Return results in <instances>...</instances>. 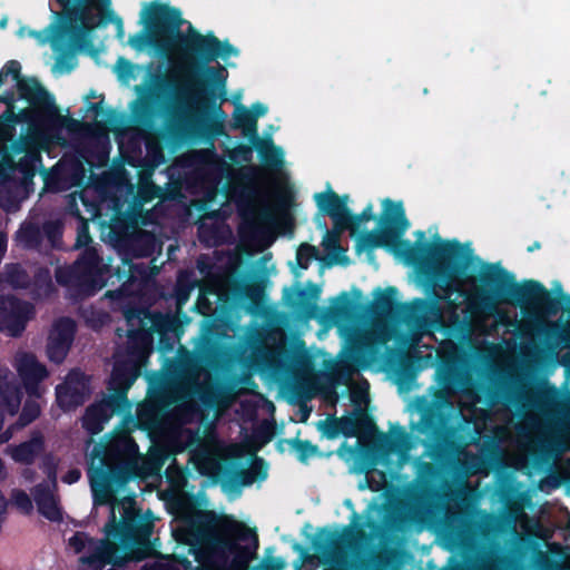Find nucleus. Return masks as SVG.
<instances>
[{
  "instance_id": "f257e3e1",
  "label": "nucleus",
  "mask_w": 570,
  "mask_h": 570,
  "mask_svg": "<svg viewBox=\"0 0 570 570\" xmlns=\"http://www.w3.org/2000/svg\"><path fill=\"white\" fill-rule=\"evenodd\" d=\"M382 205V229L363 234L356 243L357 252L385 248L402 256L409 264H431L435 277L445 284L443 288L448 294L458 292L462 279L470 283L476 281L473 275L466 274L468 267L476 262L481 269L480 286L475 288L474 297L484 311L493 312L500 304H509L556 315L561 308L560 299L553 297L542 283L534 279L518 283L515 276L499 263H482L479 257L466 254L456 239L442 240L436 235L438 242L433 244L421 242L425 235L422 230L416 233L419 240L415 244L402 239L410 227L403 203L385 198Z\"/></svg>"
},
{
  "instance_id": "f03ea898",
  "label": "nucleus",
  "mask_w": 570,
  "mask_h": 570,
  "mask_svg": "<svg viewBox=\"0 0 570 570\" xmlns=\"http://www.w3.org/2000/svg\"><path fill=\"white\" fill-rule=\"evenodd\" d=\"M60 12H55L56 21L49 23L42 31H31L30 35L41 43L50 41L57 52V67L71 71L75 55L90 43L91 33L101 26L114 23L118 37H122V19L111 8V0H55Z\"/></svg>"
},
{
  "instance_id": "7ed1b4c3",
  "label": "nucleus",
  "mask_w": 570,
  "mask_h": 570,
  "mask_svg": "<svg viewBox=\"0 0 570 570\" xmlns=\"http://www.w3.org/2000/svg\"><path fill=\"white\" fill-rule=\"evenodd\" d=\"M178 38L181 43V59L188 62L189 71L198 76L187 83L195 86L198 104L204 110L216 109L224 115L222 104L226 101L228 71L220 65L209 63L218 58L226 60L238 56V49L228 40H219L214 32L203 35L193 26Z\"/></svg>"
},
{
  "instance_id": "20e7f679",
  "label": "nucleus",
  "mask_w": 570,
  "mask_h": 570,
  "mask_svg": "<svg viewBox=\"0 0 570 570\" xmlns=\"http://www.w3.org/2000/svg\"><path fill=\"white\" fill-rule=\"evenodd\" d=\"M141 21L145 30L132 35L129 45L142 50L146 47L165 58L178 55L181 58V43L179 36H184L180 27L184 23L181 11L167 3L150 2L141 11Z\"/></svg>"
},
{
  "instance_id": "39448f33",
  "label": "nucleus",
  "mask_w": 570,
  "mask_h": 570,
  "mask_svg": "<svg viewBox=\"0 0 570 570\" xmlns=\"http://www.w3.org/2000/svg\"><path fill=\"white\" fill-rule=\"evenodd\" d=\"M105 265L98 252L87 247L70 265L55 269L56 282L71 292L72 296L86 298L95 295L106 285Z\"/></svg>"
},
{
  "instance_id": "423d86ee",
  "label": "nucleus",
  "mask_w": 570,
  "mask_h": 570,
  "mask_svg": "<svg viewBox=\"0 0 570 570\" xmlns=\"http://www.w3.org/2000/svg\"><path fill=\"white\" fill-rule=\"evenodd\" d=\"M18 161L8 156L0 160V206L7 210L18 207L21 188L32 184L42 157L38 146L21 154Z\"/></svg>"
},
{
  "instance_id": "0eeeda50",
  "label": "nucleus",
  "mask_w": 570,
  "mask_h": 570,
  "mask_svg": "<svg viewBox=\"0 0 570 570\" xmlns=\"http://www.w3.org/2000/svg\"><path fill=\"white\" fill-rule=\"evenodd\" d=\"M127 323V337L130 353L148 354L154 334H158L160 343L173 327L170 316L160 312H153L148 307L128 304L122 309Z\"/></svg>"
},
{
  "instance_id": "6e6552de",
  "label": "nucleus",
  "mask_w": 570,
  "mask_h": 570,
  "mask_svg": "<svg viewBox=\"0 0 570 570\" xmlns=\"http://www.w3.org/2000/svg\"><path fill=\"white\" fill-rule=\"evenodd\" d=\"M253 535L257 549L258 541L254 530L245 523L234 520L232 517H223L218 521L216 532L210 539L213 550L218 554H233L235 566L245 568L253 558L254 552L247 546H240L237 541H247Z\"/></svg>"
},
{
  "instance_id": "1a4fd4ad",
  "label": "nucleus",
  "mask_w": 570,
  "mask_h": 570,
  "mask_svg": "<svg viewBox=\"0 0 570 570\" xmlns=\"http://www.w3.org/2000/svg\"><path fill=\"white\" fill-rule=\"evenodd\" d=\"M366 538L361 525H346L342 532L331 531L327 527L320 528L312 544L332 567H345L348 552L358 541Z\"/></svg>"
},
{
  "instance_id": "9d476101",
  "label": "nucleus",
  "mask_w": 570,
  "mask_h": 570,
  "mask_svg": "<svg viewBox=\"0 0 570 570\" xmlns=\"http://www.w3.org/2000/svg\"><path fill=\"white\" fill-rule=\"evenodd\" d=\"M18 94L19 97L26 100L30 108H23L16 112L14 110L8 109V116L12 117L16 125L18 124H28L30 131L27 134H32L38 140L35 128L41 127L46 130L49 128V121L47 120V101L56 102L55 97L48 92V90L37 80L31 79L30 81H19L18 82ZM39 145V141H37ZM40 149V147L38 146Z\"/></svg>"
},
{
  "instance_id": "9b49d317",
  "label": "nucleus",
  "mask_w": 570,
  "mask_h": 570,
  "mask_svg": "<svg viewBox=\"0 0 570 570\" xmlns=\"http://www.w3.org/2000/svg\"><path fill=\"white\" fill-rule=\"evenodd\" d=\"M146 358L147 355L144 353L131 354L128 344L126 356L115 362L107 383V396L114 404H119L124 409L129 406L128 391L139 377Z\"/></svg>"
},
{
  "instance_id": "f8f14e48",
  "label": "nucleus",
  "mask_w": 570,
  "mask_h": 570,
  "mask_svg": "<svg viewBox=\"0 0 570 570\" xmlns=\"http://www.w3.org/2000/svg\"><path fill=\"white\" fill-rule=\"evenodd\" d=\"M568 434L564 430H551L532 439L527 448L528 458L538 471H548L568 450Z\"/></svg>"
},
{
  "instance_id": "ddd939ff",
  "label": "nucleus",
  "mask_w": 570,
  "mask_h": 570,
  "mask_svg": "<svg viewBox=\"0 0 570 570\" xmlns=\"http://www.w3.org/2000/svg\"><path fill=\"white\" fill-rule=\"evenodd\" d=\"M33 315L35 307L31 303L14 295H0V330L10 336H21Z\"/></svg>"
},
{
  "instance_id": "4468645a",
  "label": "nucleus",
  "mask_w": 570,
  "mask_h": 570,
  "mask_svg": "<svg viewBox=\"0 0 570 570\" xmlns=\"http://www.w3.org/2000/svg\"><path fill=\"white\" fill-rule=\"evenodd\" d=\"M90 395V377L80 368H72L63 383L56 386L58 406L69 412L81 406Z\"/></svg>"
},
{
  "instance_id": "2eb2a0df",
  "label": "nucleus",
  "mask_w": 570,
  "mask_h": 570,
  "mask_svg": "<svg viewBox=\"0 0 570 570\" xmlns=\"http://www.w3.org/2000/svg\"><path fill=\"white\" fill-rule=\"evenodd\" d=\"M76 334V323L70 317H61L49 334L46 353L55 364H61L72 345Z\"/></svg>"
},
{
  "instance_id": "dca6fc26",
  "label": "nucleus",
  "mask_w": 570,
  "mask_h": 570,
  "mask_svg": "<svg viewBox=\"0 0 570 570\" xmlns=\"http://www.w3.org/2000/svg\"><path fill=\"white\" fill-rule=\"evenodd\" d=\"M440 298L441 296L433 292V297L431 298H414L410 303H402L400 305V314L409 323H413L416 326L428 324L432 316L431 324L439 328L442 324L441 308L439 306Z\"/></svg>"
},
{
  "instance_id": "f3484780",
  "label": "nucleus",
  "mask_w": 570,
  "mask_h": 570,
  "mask_svg": "<svg viewBox=\"0 0 570 570\" xmlns=\"http://www.w3.org/2000/svg\"><path fill=\"white\" fill-rule=\"evenodd\" d=\"M10 371L0 365V431L3 426L4 413L14 415L21 404L22 393L20 389L10 381ZM12 438V431L8 429L0 434V444Z\"/></svg>"
},
{
  "instance_id": "a211bd4d",
  "label": "nucleus",
  "mask_w": 570,
  "mask_h": 570,
  "mask_svg": "<svg viewBox=\"0 0 570 570\" xmlns=\"http://www.w3.org/2000/svg\"><path fill=\"white\" fill-rule=\"evenodd\" d=\"M85 178L86 169L80 159L62 158L52 169L47 184L55 190H67L82 186Z\"/></svg>"
},
{
  "instance_id": "6ab92c4d",
  "label": "nucleus",
  "mask_w": 570,
  "mask_h": 570,
  "mask_svg": "<svg viewBox=\"0 0 570 570\" xmlns=\"http://www.w3.org/2000/svg\"><path fill=\"white\" fill-rule=\"evenodd\" d=\"M126 409L119 404H114L106 395L100 401L90 404L82 417V428L91 435H97L104 430V424L108 422L115 414H121Z\"/></svg>"
},
{
  "instance_id": "aec40b11",
  "label": "nucleus",
  "mask_w": 570,
  "mask_h": 570,
  "mask_svg": "<svg viewBox=\"0 0 570 570\" xmlns=\"http://www.w3.org/2000/svg\"><path fill=\"white\" fill-rule=\"evenodd\" d=\"M114 275L121 286L117 291H109L107 296L114 297L125 292H130L138 283H146L150 276L149 266L144 263H134L128 258H122L120 265L115 268Z\"/></svg>"
},
{
  "instance_id": "412c9836",
  "label": "nucleus",
  "mask_w": 570,
  "mask_h": 570,
  "mask_svg": "<svg viewBox=\"0 0 570 570\" xmlns=\"http://www.w3.org/2000/svg\"><path fill=\"white\" fill-rule=\"evenodd\" d=\"M127 479V474L121 468H110L108 470L102 468L90 469L89 480L95 493V501L100 504L107 503V497H111L110 484H122Z\"/></svg>"
},
{
  "instance_id": "4be33fe9",
  "label": "nucleus",
  "mask_w": 570,
  "mask_h": 570,
  "mask_svg": "<svg viewBox=\"0 0 570 570\" xmlns=\"http://www.w3.org/2000/svg\"><path fill=\"white\" fill-rule=\"evenodd\" d=\"M321 295V288L314 283H308L307 288H298L285 296V303L299 317L309 320L317 309L316 301Z\"/></svg>"
},
{
  "instance_id": "5701e85b",
  "label": "nucleus",
  "mask_w": 570,
  "mask_h": 570,
  "mask_svg": "<svg viewBox=\"0 0 570 570\" xmlns=\"http://www.w3.org/2000/svg\"><path fill=\"white\" fill-rule=\"evenodd\" d=\"M48 131H56L65 128L72 136H82L91 130V124L75 119L70 116H62L56 102L47 101Z\"/></svg>"
},
{
  "instance_id": "b1692460",
  "label": "nucleus",
  "mask_w": 570,
  "mask_h": 570,
  "mask_svg": "<svg viewBox=\"0 0 570 570\" xmlns=\"http://www.w3.org/2000/svg\"><path fill=\"white\" fill-rule=\"evenodd\" d=\"M32 495L38 512L42 517L51 522L62 521V511L58 504V499L47 482L36 484L32 489Z\"/></svg>"
},
{
  "instance_id": "393cba45",
  "label": "nucleus",
  "mask_w": 570,
  "mask_h": 570,
  "mask_svg": "<svg viewBox=\"0 0 570 570\" xmlns=\"http://www.w3.org/2000/svg\"><path fill=\"white\" fill-rule=\"evenodd\" d=\"M45 446L43 434L35 430L29 440L10 448V455L17 463L30 465L45 451Z\"/></svg>"
},
{
  "instance_id": "a878e982",
  "label": "nucleus",
  "mask_w": 570,
  "mask_h": 570,
  "mask_svg": "<svg viewBox=\"0 0 570 570\" xmlns=\"http://www.w3.org/2000/svg\"><path fill=\"white\" fill-rule=\"evenodd\" d=\"M17 370L28 391L36 389L49 375L47 367L31 353L19 358Z\"/></svg>"
},
{
  "instance_id": "bb28decb",
  "label": "nucleus",
  "mask_w": 570,
  "mask_h": 570,
  "mask_svg": "<svg viewBox=\"0 0 570 570\" xmlns=\"http://www.w3.org/2000/svg\"><path fill=\"white\" fill-rule=\"evenodd\" d=\"M341 434L345 438L357 436L361 433L376 431L373 417L363 409H355L352 415L338 417Z\"/></svg>"
},
{
  "instance_id": "cd10ccee",
  "label": "nucleus",
  "mask_w": 570,
  "mask_h": 570,
  "mask_svg": "<svg viewBox=\"0 0 570 570\" xmlns=\"http://www.w3.org/2000/svg\"><path fill=\"white\" fill-rule=\"evenodd\" d=\"M314 198L318 208L333 219L334 226L337 228L348 208V196H340L334 190L330 189L326 193L315 194Z\"/></svg>"
},
{
  "instance_id": "c85d7f7f",
  "label": "nucleus",
  "mask_w": 570,
  "mask_h": 570,
  "mask_svg": "<svg viewBox=\"0 0 570 570\" xmlns=\"http://www.w3.org/2000/svg\"><path fill=\"white\" fill-rule=\"evenodd\" d=\"M396 287L390 286L385 289L376 288L374 292V301L371 305L372 314L375 316H392L400 313V305L396 299Z\"/></svg>"
},
{
  "instance_id": "c756f323",
  "label": "nucleus",
  "mask_w": 570,
  "mask_h": 570,
  "mask_svg": "<svg viewBox=\"0 0 570 570\" xmlns=\"http://www.w3.org/2000/svg\"><path fill=\"white\" fill-rule=\"evenodd\" d=\"M16 240L24 249H39L42 245L43 233L36 223L26 222L17 230Z\"/></svg>"
},
{
  "instance_id": "7c9ffc66",
  "label": "nucleus",
  "mask_w": 570,
  "mask_h": 570,
  "mask_svg": "<svg viewBox=\"0 0 570 570\" xmlns=\"http://www.w3.org/2000/svg\"><path fill=\"white\" fill-rule=\"evenodd\" d=\"M266 166L279 168L283 165V150L274 145L272 138H261L252 141Z\"/></svg>"
},
{
  "instance_id": "2f4dec72",
  "label": "nucleus",
  "mask_w": 570,
  "mask_h": 570,
  "mask_svg": "<svg viewBox=\"0 0 570 570\" xmlns=\"http://www.w3.org/2000/svg\"><path fill=\"white\" fill-rule=\"evenodd\" d=\"M233 128L242 129L244 137H246L250 142L259 137L257 122L249 109L243 105H237L235 107Z\"/></svg>"
},
{
  "instance_id": "473e14b6",
  "label": "nucleus",
  "mask_w": 570,
  "mask_h": 570,
  "mask_svg": "<svg viewBox=\"0 0 570 570\" xmlns=\"http://www.w3.org/2000/svg\"><path fill=\"white\" fill-rule=\"evenodd\" d=\"M156 115L155 101L151 96L136 99L131 106L132 121L142 127H148Z\"/></svg>"
},
{
  "instance_id": "72a5a7b5",
  "label": "nucleus",
  "mask_w": 570,
  "mask_h": 570,
  "mask_svg": "<svg viewBox=\"0 0 570 570\" xmlns=\"http://www.w3.org/2000/svg\"><path fill=\"white\" fill-rule=\"evenodd\" d=\"M184 94H186V96L188 97V99L195 105L196 107V110L197 112L200 115V116H204V117H209L212 115H215L217 118L216 119H210L209 124H208V129L209 131L214 135V136H222L225 134L224 131V118H225V114L222 115L219 111H217L216 109L214 110H204L203 107L198 104L197 99H196V96H195V86H189L187 85L185 90H184Z\"/></svg>"
},
{
  "instance_id": "f704fd0d",
  "label": "nucleus",
  "mask_w": 570,
  "mask_h": 570,
  "mask_svg": "<svg viewBox=\"0 0 570 570\" xmlns=\"http://www.w3.org/2000/svg\"><path fill=\"white\" fill-rule=\"evenodd\" d=\"M156 247L155 236L146 230L135 235L129 240V250L137 258L150 257Z\"/></svg>"
},
{
  "instance_id": "c9c22d12",
  "label": "nucleus",
  "mask_w": 570,
  "mask_h": 570,
  "mask_svg": "<svg viewBox=\"0 0 570 570\" xmlns=\"http://www.w3.org/2000/svg\"><path fill=\"white\" fill-rule=\"evenodd\" d=\"M381 448L385 452L396 451L399 449L410 450V434L402 426H395L392 435L380 433L379 436Z\"/></svg>"
},
{
  "instance_id": "e433bc0d",
  "label": "nucleus",
  "mask_w": 570,
  "mask_h": 570,
  "mask_svg": "<svg viewBox=\"0 0 570 570\" xmlns=\"http://www.w3.org/2000/svg\"><path fill=\"white\" fill-rule=\"evenodd\" d=\"M197 284L198 282L195 279L191 272H179L174 289L176 301L179 305L185 304L188 301L191 291L197 286Z\"/></svg>"
},
{
  "instance_id": "4c0bfd02",
  "label": "nucleus",
  "mask_w": 570,
  "mask_h": 570,
  "mask_svg": "<svg viewBox=\"0 0 570 570\" xmlns=\"http://www.w3.org/2000/svg\"><path fill=\"white\" fill-rule=\"evenodd\" d=\"M440 415L434 409H426L421 413L420 422L415 426L419 433L428 439L434 438L440 431Z\"/></svg>"
},
{
  "instance_id": "58836bf2",
  "label": "nucleus",
  "mask_w": 570,
  "mask_h": 570,
  "mask_svg": "<svg viewBox=\"0 0 570 570\" xmlns=\"http://www.w3.org/2000/svg\"><path fill=\"white\" fill-rule=\"evenodd\" d=\"M138 444L129 434H121L109 444L110 452L126 458L135 456L138 453Z\"/></svg>"
},
{
  "instance_id": "ea45409f",
  "label": "nucleus",
  "mask_w": 570,
  "mask_h": 570,
  "mask_svg": "<svg viewBox=\"0 0 570 570\" xmlns=\"http://www.w3.org/2000/svg\"><path fill=\"white\" fill-rule=\"evenodd\" d=\"M331 312L338 318H347L356 308V303L347 292H342L332 301Z\"/></svg>"
},
{
  "instance_id": "a19ab883",
  "label": "nucleus",
  "mask_w": 570,
  "mask_h": 570,
  "mask_svg": "<svg viewBox=\"0 0 570 570\" xmlns=\"http://www.w3.org/2000/svg\"><path fill=\"white\" fill-rule=\"evenodd\" d=\"M4 279L16 288H26L30 283V277L20 264H8L4 271Z\"/></svg>"
},
{
  "instance_id": "79ce46f5",
  "label": "nucleus",
  "mask_w": 570,
  "mask_h": 570,
  "mask_svg": "<svg viewBox=\"0 0 570 570\" xmlns=\"http://www.w3.org/2000/svg\"><path fill=\"white\" fill-rule=\"evenodd\" d=\"M17 125L12 117L8 116V109L0 115V146L11 147V144L14 142L18 138L17 135Z\"/></svg>"
},
{
  "instance_id": "37998d69",
  "label": "nucleus",
  "mask_w": 570,
  "mask_h": 570,
  "mask_svg": "<svg viewBox=\"0 0 570 570\" xmlns=\"http://www.w3.org/2000/svg\"><path fill=\"white\" fill-rule=\"evenodd\" d=\"M41 409L39 403L35 400L28 399L26 400L14 425L18 429L24 428L32 423L33 421H36L39 417Z\"/></svg>"
},
{
  "instance_id": "c03bdc74",
  "label": "nucleus",
  "mask_w": 570,
  "mask_h": 570,
  "mask_svg": "<svg viewBox=\"0 0 570 570\" xmlns=\"http://www.w3.org/2000/svg\"><path fill=\"white\" fill-rule=\"evenodd\" d=\"M41 232L52 248L59 247L62 240L63 225L60 220H47L42 224Z\"/></svg>"
},
{
  "instance_id": "a18cd8bd",
  "label": "nucleus",
  "mask_w": 570,
  "mask_h": 570,
  "mask_svg": "<svg viewBox=\"0 0 570 570\" xmlns=\"http://www.w3.org/2000/svg\"><path fill=\"white\" fill-rule=\"evenodd\" d=\"M289 444L296 452L298 461L302 463H306L309 458L318 453V446L308 440H299L296 438L291 440Z\"/></svg>"
},
{
  "instance_id": "49530a36",
  "label": "nucleus",
  "mask_w": 570,
  "mask_h": 570,
  "mask_svg": "<svg viewBox=\"0 0 570 570\" xmlns=\"http://www.w3.org/2000/svg\"><path fill=\"white\" fill-rule=\"evenodd\" d=\"M318 249L308 243H303L296 252L297 265L302 269H307L313 259H320Z\"/></svg>"
},
{
  "instance_id": "de8ad7c7",
  "label": "nucleus",
  "mask_w": 570,
  "mask_h": 570,
  "mask_svg": "<svg viewBox=\"0 0 570 570\" xmlns=\"http://www.w3.org/2000/svg\"><path fill=\"white\" fill-rule=\"evenodd\" d=\"M396 377L400 383H411L416 377V367L413 360L402 358L396 370Z\"/></svg>"
},
{
  "instance_id": "09e8293b",
  "label": "nucleus",
  "mask_w": 570,
  "mask_h": 570,
  "mask_svg": "<svg viewBox=\"0 0 570 570\" xmlns=\"http://www.w3.org/2000/svg\"><path fill=\"white\" fill-rule=\"evenodd\" d=\"M367 352L368 348L366 343L356 342L351 345L348 351V357L354 364L362 367H366L370 364L367 358Z\"/></svg>"
},
{
  "instance_id": "8fccbe9b",
  "label": "nucleus",
  "mask_w": 570,
  "mask_h": 570,
  "mask_svg": "<svg viewBox=\"0 0 570 570\" xmlns=\"http://www.w3.org/2000/svg\"><path fill=\"white\" fill-rule=\"evenodd\" d=\"M253 148H255L252 142L248 144H238L229 154V158L235 164H248L253 159Z\"/></svg>"
},
{
  "instance_id": "3c124183",
  "label": "nucleus",
  "mask_w": 570,
  "mask_h": 570,
  "mask_svg": "<svg viewBox=\"0 0 570 570\" xmlns=\"http://www.w3.org/2000/svg\"><path fill=\"white\" fill-rule=\"evenodd\" d=\"M11 501L24 514L31 513L33 509L31 498L21 489H14L11 492Z\"/></svg>"
},
{
  "instance_id": "603ef678",
  "label": "nucleus",
  "mask_w": 570,
  "mask_h": 570,
  "mask_svg": "<svg viewBox=\"0 0 570 570\" xmlns=\"http://www.w3.org/2000/svg\"><path fill=\"white\" fill-rule=\"evenodd\" d=\"M317 428L328 440L336 439L342 431V428H340L338 417L322 420L317 423Z\"/></svg>"
},
{
  "instance_id": "864d4df0",
  "label": "nucleus",
  "mask_w": 570,
  "mask_h": 570,
  "mask_svg": "<svg viewBox=\"0 0 570 570\" xmlns=\"http://www.w3.org/2000/svg\"><path fill=\"white\" fill-rule=\"evenodd\" d=\"M88 109L95 114L96 117H101L105 124L114 125L118 119V115L115 109H105L102 101L90 102Z\"/></svg>"
},
{
  "instance_id": "5fc2aeb1",
  "label": "nucleus",
  "mask_w": 570,
  "mask_h": 570,
  "mask_svg": "<svg viewBox=\"0 0 570 570\" xmlns=\"http://www.w3.org/2000/svg\"><path fill=\"white\" fill-rule=\"evenodd\" d=\"M362 223H365L358 214H352L351 210H347L342 218L341 224L337 226V232L350 229L352 233H355Z\"/></svg>"
},
{
  "instance_id": "6e6d98bb",
  "label": "nucleus",
  "mask_w": 570,
  "mask_h": 570,
  "mask_svg": "<svg viewBox=\"0 0 570 570\" xmlns=\"http://www.w3.org/2000/svg\"><path fill=\"white\" fill-rule=\"evenodd\" d=\"M250 474L255 478V481H263L267 478V464L264 459L255 456L249 466Z\"/></svg>"
},
{
  "instance_id": "4d7b16f0",
  "label": "nucleus",
  "mask_w": 570,
  "mask_h": 570,
  "mask_svg": "<svg viewBox=\"0 0 570 570\" xmlns=\"http://www.w3.org/2000/svg\"><path fill=\"white\" fill-rule=\"evenodd\" d=\"M435 466L430 462H420L417 465L416 480L422 484H429L435 475Z\"/></svg>"
},
{
  "instance_id": "13d9d810",
  "label": "nucleus",
  "mask_w": 570,
  "mask_h": 570,
  "mask_svg": "<svg viewBox=\"0 0 570 570\" xmlns=\"http://www.w3.org/2000/svg\"><path fill=\"white\" fill-rule=\"evenodd\" d=\"M1 71L4 77L12 76L13 80L18 83L19 81H30L32 78L24 79L21 77V65L17 60H9L4 63Z\"/></svg>"
},
{
  "instance_id": "bf43d9fd",
  "label": "nucleus",
  "mask_w": 570,
  "mask_h": 570,
  "mask_svg": "<svg viewBox=\"0 0 570 570\" xmlns=\"http://www.w3.org/2000/svg\"><path fill=\"white\" fill-rule=\"evenodd\" d=\"M235 487H248L255 482V478L250 474L249 469H239L233 476Z\"/></svg>"
},
{
  "instance_id": "052dcab7",
  "label": "nucleus",
  "mask_w": 570,
  "mask_h": 570,
  "mask_svg": "<svg viewBox=\"0 0 570 570\" xmlns=\"http://www.w3.org/2000/svg\"><path fill=\"white\" fill-rule=\"evenodd\" d=\"M88 541H91V539L85 532H76L68 540L69 546L77 553L81 552L86 548Z\"/></svg>"
},
{
  "instance_id": "680f3d73",
  "label": "nucleus",
  "mask_w": 570,
  "mask_h": 570,
  "mask_svg": "<svg viewBox=\"0 0 570 570\" xmlns=\"http://www.w3.org/2000/svg\"><path fill=\"white\" fill-rule=\"evenodd\" d=\"M79 222L80 224L78 227L77 245L86 246L88 243L91 242V237L89 234V224L88 220L85 218L79 219Z\"/></svg>"
},
{
  "instance_id": "e2e57ef3",
  "label": "nucleus",
  "mask_w": 570,
  "mask_h": 570,
  "mask_svg": "<svg viewBox=\"0 0 570 570\" xmlns=\"http://www.w3.org/2000/svg\"><path fill=\"white\" fill-rule=\"evenodd\" d=\"M138 421L146 426H150L155 421V411L150 404L141 406L138 410Z\"/></svg>"
},
{
  "instance_id": "0e129e2a",
  "label": "nucleus",
  "mask_w": 570,
  "mask_h": 570,
  "mask_svg": "<svg viewBox=\"0 0 570 570\" xmlns=\"http://www.w3.org/2000/svg\"><path fill=\"white\" fill-rule=\"evenodd\" d=\"M323 246L327 250H333V252L343 250V248L340 244L338 234H330V232L326 233V236L323 242Z\"/></svg>"
},
{
  "instance_id": "69168bd1",
  "label": "nucleus",
  "mask_w": 570,
  "mask_h": 570,
  "mask_svg": "<svg viewBox=\"0 0 570 570\" xmlns=\"http://www.w3.org/2000/svg\"><path fill=\"white\" fill-rule=\"evenodd\" d=\"M249 111L253 115L255 121L257 122V119L259 117H263V116H265L267 114L268 108H267V106H265L262 102H255V104L252 105Z\"/></svg>"
},
{
  "instance_id": "338daca9",
  "label": "nucleus",
  "mask_w": 570,
  "mask_h": 570,
  "mask_svg": "<svg viewBox=\"0 0 570 570\" xmlns=\"http://www.w3.org/2000/svg\"><path fill=\"white\" fill-rule=\"evenodd\" d=\"M0 102L6 104V109L14 110L16 106V97L13 91H6L2 96H0Z\"/></svg>"
},
{
  "instance_id": "774afa93",
  "label": "nucleus",
  "mask_w": 570,
  "mask_h": 570,
  "mask_svg": "<svg viewBox=\"0 0 570 570\" xmlns=\"http://www.w3.org/2000/svg\"><path fill=\"white\" fill-rule=\"evenodd\" d=\"M265 570H283L284 562L281 559L268 558L264 561Z\"/></svg>"
}]
</instances>
